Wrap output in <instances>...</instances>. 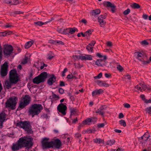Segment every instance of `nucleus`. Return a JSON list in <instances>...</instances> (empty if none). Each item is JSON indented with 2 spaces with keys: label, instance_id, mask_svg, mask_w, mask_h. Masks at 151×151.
Here are the masks:
<instances>
[{
  "label": "nucleus",
  "instance_id": "62",
  "mask_svg": "<svg viewBox=\"0 0 151 151\" xmlns=\"http://www.w3.org/2000/svg\"><path fill=\"white\" fill-rule=\"evenodd\" d=\"M4 2L6 3L9 4H11V0H4Z\"/></svg>",
  "mask_w": 151,
  "mask_h": 151
},
{
  "label": "nucleus",
  "instance_id": "36",
  "mask_svg": "<svg viewBox=\"0 0 151 151\" xmlns=\"http://www.w3.org/2000/svg\"><path fill=\"white\" fill-rule=\"evenodd\" d=\"M70 116L74 115L76 113V109L74 108H71L70 109Z\"/></svg>",
  "mask_w": 151,
  "mask_h": 151
},
{
  "label": "nucleus",
  "instance_id": "24",
  "mask_svg": "<svg viewBox=\"0 0 151 151\" xmlns=\"http://www.w3.org/2000/svg\"><path fill=\"white\" fill-rule=\"evenodd\" d=\"M34 42L33 41H31L27 42L25 45V48L26 49L29 48L33 44Z\"/></svg>",
  "mask_w": 151,
  "mask_h": 151
},
{
  "label": "nucleus",
  "instance_id": "58",
  "mask_svg": "<svg viewBox=\"0 0 151 151\" xmlns=\"http://www.w3.org/2000/svg\"><path fill=\"white\" fill-rule=\"evenodd\" d=\"M104 124L103 123H99L98 124V127L99 128H101L103 127L104 126Z\"/></svg>",
  "mask_w": 151,
  "mask_h": 151
},
{
  "label": "nucleus",
  "instance_id": "51",
  "mask_svg": "<svg viewBox=\"0 0 151 151\" xmlns=\"http://www.w3.org/2000/svg\"><path fill=\"white\" fill-rule=\"evenodd\" d=\"M141 44L142 45H148V43L146 40H144L141 42Z\"/></svg>",
  "mask_w": 151,
  "mask_h": 151
},
{
  "label": "nucleus",
  "instance_id": "35",
  "mask_svg": "<svg viewBox=\"0 0 151 151\" xmlns=\"http://www.w3.org/2000/svg\"><path fill=\"white\" fill-rule=\"evenodd\" d=\"M92 60V57L91 55H86L85 56V60Z\"/></svg>",
  "mask_w": 151,
  "mask_h": 151
},
{
  "label": "nucleus",
  "instance_id": "63",
  "mask_svg": "<svg viewBox=\"0 0 151 151\" xmlns=\"http://www.w3.org/2000/svg\"><path fill=\"white\" fill-rule=\"evenodd\" d=\"M124 116V115L123 113H121L119 114V118L120 119L123 118Z\"/></svg>",
  "mask_w": 151,
  "mask_h": 151
},
{
  "label": "nucleus",
  "instance_id": "3",
  "mask_svg": "<svg viewBox=\"0 0 151 151\" xmlns=\"http://www.w3.org/2000/svg\"><path fill=\"white\" fill-rule=\"evenodd\" d=\"M16 126L20 128H22L28 134L32 133V127L30 122L27 121H20L16 123Z\"/></svg>",
  "mask_w": 151,
  "mask_h": 151
},
{
  "label": "nucleus",
  "instance_id": "10",
  "mask_svg": "<svg viewBox=\"0 0 151 151\" xmlns=\"http://www.w3.org/2000/svg\"><path fill=\"white\" fill-rule=\"evenodd\" d=\"M57 109L59 112L61 113L63 115L66 114V111L67 109V107L63 103H60L57 107Z\"/></svg>",
  "mask_w": 151,
  "mask_h": 151
},
{
  "label": "nucleus",
  "instance_id": "34",
  "mask_svg": "<svg viewBox=\"0 0 151 151\" xmlns=\"http://www.w3.org/2000/svg\"><path fill=\"white\" fill-rule=\"evenodd\" d=\"M19 3L18 0H11V4L17 5Z\"/></svg>",
  "mask_w": 151,
  "mask_h": 151
},
{
  "label": "nucleus",
  "instance_id": "56",
  "mask_svg": "<svg viewBox=\"0 0 151 151\" xmlns=\"http://www.w3.org/2000/svg\"><path fill=\"white\" fill-rule=\"evenodd\" d=\"M124 77L125 78L129 80L131 78L130 76L128 74H127L126 75H125Z\"/></svg>",
  "mask_w": 151,
  "mask_h": 151
},
{
  "label": "nucleus",
  "instance_id": "39",
  "mask_svg": "<svg viewBox=\"0 0 151 151\" xmlns=\"http://www.w3.org/2000/svg\"><path fill=\"white\" fill-rule=\"evenodd\" d=\"M76 29L75 28H69V33L71 34H73L75 32Z\"/></svg>",
  "mask_w": 151,
  "mask_h": 151
},
{
  "label": "nucleus",
  "instance_id": "4",
  "mask_svg": "<svg viewBox=\"0 0 151 151\" xmlns=\"http://www.w3.org/2000/svg\"><path fill=\"white\" fill-rule=\"evenodd\" d=\"M42 109L43 107L41 104H35L32 106L29 110V113L33 117L35 115L38 114Z\"/></svg>",
  "mask_w": 151,
  "mask_h": 151
},
{
  "label": "nucleus",
  "instance_id": "18",
  "mask_svg": "<svg viewBox=\"0 0 151 151\" xmlns=\"http://www.w3.org/2000/svg\"><path fill=\"white\" fill-rule=\"evenodd\" d=\"M106 5L107 7H110L111 8V11L113 12H114L116 6L114 4L110 2L107 1L106 2Z\"/></svg>",
  "mask_w": 151,
  "mask_h": 151
},
{
  "label": "nucleus",
  "instance_id": "26",
  "mask_svg": "<svg viewBox=\"0 0 151 151\" xmlns=\"http://www.w3.org/2000/svg\"><path fill=\"white\" fill-rule=\"evenodd\" d=\"M150 137L148 133H145L144 135L142 136L141 138L144 141H146Z\"/></svg>",
  "mask_w": 151,
  "mask_h": 151
},
{
  "label": "nucleus",
  "instance_id": "23",
  "mask_svg": "<svg viewBox=\"0 0 151 151\" xmlns=\"http://www.w3.org/2000/svg\"><path fill=\"white\" fill-rule=\"evenodd\" d=\"M103 108H100L96 110L95 112L103 116H104V112L103 111Z\"/></svg>",
  "mask_w": 151,
  "mask_h": 151
},
{
  "label": "nucleus",
  "instance_id": "48",
  "mask_svg": "<svg viewBox=\"0 0 151 151\" xmlns=\"http://www.w3.org/2000/svg\"><path fill=\"white\" fill-rule=\"evenodd\" d=\"M68 70V69L67 68H65L64 70L62 72V75L63 76H65V73Z\"/></svg>",
  "mask_w": 151,
  "mask_h": 151
},
{
  "label": "nucleus",
  "instance_id": "57",
  "mask_svg": "<svg viewBox=\"0 0 151 151\" xmlns=\"http://www.w3.org/2000/svg\"><path fill=\"white\" fill-rule=\"evenodd\" d=\"M59 92L61 94H63L64 92V90L61 88H60L59 89Z\"/></svg>",
  "mask_w": 151,
  "mask_h": 151
},
{
  "label": "nucleus",
  "instance_id": "25",
  "mask_svg": "<svg viewBox=\"0 0 151 151\" xmlns=\"http://www.w3.org/2000/svg\"><path fill=\"white\" fill-rule=\"evenodd\" d=\"M101 12L100 10L99 9L93 10L91 12V14L93 16H96L99 14Z\"/></svg>",
  "mask_w": 151,
  "mask_h": 151
},
{
  "label": "nucleus",
  "instance_id": "59",
  "mask_svg": "<svg viewBox=\"0 0 151 151\" xmlns=\"http://www.w3.org/2000/svg\"><path fill=\"white\" fill-rule=\"evenodd\" d=\"M106 44L109 47H111L112 45V43L110 41L107 42Z\"/></svg>",
  "mask_w": 151,
  "mask_h": 151
},
{
  "label": "nucleus",
  "instance_id": "20",
  "mask_svg": "<svg viewBox=\"0 0 151 151\" xmlns=\"http://www.w3.org/2000/svg\"><path fill=\"white\" fill-rule=\"evenodd\" d=\"M101 17L99 16L98 17V20L100 26L101 27H104L105 24L106 22L103 19H101Z\"/></svg>",
  "mask_w": 151,
  "mask_h": 151
},
{
  "label": "nucleus",
  "instance_id": "29",
  "mask_svg": "<svg viewBox=\"0 0 151 151\" xmlns=\"http://www.w3.org/2000/svg\"><path fill=\"white\" fill-rule=\"evenodd\" d=\"M94 142L96 143H104V141L100 138H96L93 139Z\"/></svg>",
  "mask_w": 151,
  "mask_h": 151
},
{
  "label": "nucleus",
  "instance_id": "32",
  "mask_svg": "<svg viewBox=\"0 0 151 151\" xmlns=\"http://www.w3.org/2000/svg\"><path fill=\"white\" fill-rule=\"evenodd\" d=\"M119 124L125 127L126 126V124L125 120H121L119 121Z\"/></svg>",
  "mask_w": 151,
  "mask_h": 151
},
{
  "label": "nucleus",
  "instance_id": "49",
  "mask_svg": "<svg viewBox=\"0 0 151 151\" xmlns=\"http://www.w3.org/2000/svg\"><path fill=\"white\" fill-rule=\"evenodd\" d=\"M117 68L120 71H122L123 70V68L120 65H118Z\"/></svg>",
  "mask_w": 151,
  "mask_h": 151
},
{
  "label": "nucleus",
  "instance_id": "2",
  "mask_svg": "<svg viewBox=\"0 0 151 151\" xmlns=\"http://www.w3.org/2000/svg\"><path fill=\"white\" fill-rule=\"evenodd\" d=\"M19 78L16 70L15 69L11 70L9 72V81H5V86L7 89L11 88L12 84L17 83L19 81Z\"/></svg>",
  "mask_w": 151,
  "mask_h": 151
},
{
  "label": "nucleus",
  "instance_id": "21",
  "mask_svg": "<svg viewBox=\"0 0 151 151\" xmlns=\"http://www.w3.org/2000/svg\"><path fill=\"white\" fill-rule=\"evenodd\" d=\"M103 60L98 59L95 62L96 65L100 66H103L104 65Z\"/></svg>",
  "mask_w": 151,
  "mask_h": 151
},
{
  "label": "nucleus",
  "instance_id": "41",
  "mask_svg": "<svg viewBox=\"0 0 151 151\" xmlns=\"http://www.w3.org/2000/svg\"><path fill=\"white\" fill-rule=\"evenodd\" d=\"M130 11L129 9H128L123 12V14L124 15H126L128 14Z\"/></svg>",
  "mask_w": 151,
  "mask_h": 151
},
{
  "label": "nucleus",
  "instance_id": "19",
  "mask_svg": "<svg viewBox=\"0 0 151 151\" xmlns=\"http://www.w3.org/2000/svg\"><path fill=\"white\" fill-rule=\"evenodd\" d=\"M98 85L100 86H105L107 87L109 86V84L99 80H97L96 81Z\"/></svg>",
  "mask_w": 151,
  "mask_h": 151
},
{
  "label": "nucleus",
  "instance_id": "8",
  "mask_svg": "<svg viewBox=\"0 0 151 151\" xmlns=\"http://www.w3.org/2000/svg\"><path fill=\"white\" fill-rule=\"evenodd\" d=\"M13 48L9 45L6 44L4 45L3 53L5 57H9L12 55Z\"/></svg>",
  "mask_w": 151,
  "mask_h": 151
},
{
  "label": "nucleus",
  "instance_id": "43",
  "mask_svg": "<svg viewBox=\"0 0 151 151\" xmlns=\"http://www.w3.org/2000/svg\"><path fill=\"white\" fill-rule=\"evenodd\" d=\"M63 34H69V28L63 29Z\"/></svg>",
  "mask_w": 151,
  "mask_h": 151
},
{
  "label": "nucleus",
  "instance_id": "46",
  "mask_svg": "<svg viewBox=\"0 0 151 151\" xmlns=\"http://www.w3.org/2000/svg\"><path fill=\"white\" fill-rule=\"evenodd\" d=\"M2 48L0 44V58H2Z\"/></svg>",
  "mask_w": 151,
  "mask_h": 151
},
{
  "label": "nucleus",
  "instance_id": "11",
  "mask_svg": "<svg viewBox=\"0 0 151 151\" xmlns=\"http://www.w3.org/2000/svg\"><path fill=\"white\" fill-rule=\"evenodd\" d=\"M49 139L44 138L42 141V147L44 149L50 148L52 147V141H49Z\"/></svg>",
  "mask_w": 151,
  "mask_h": 151
},
{
  "label": "nucleus",
  "instance_id": "61",
  "mask_svg": "<svg viewBox=\"0 0 151 151\" xmlns=\"http://www.w3.org/2000/svg\"><path fill=\"white\" fill-rule=\"evenodd\" d=\"M96 43V42L94 41H92L89 44V45H91V47H93L94 45Z\"/></svg>",
  "mask_w": 151,
  "mask_h": 151
},
{
  "label": "nucleus",
  "instance_id": "47",
  "mask_svg": "<svg viewBox=\"0 0 151 151\" xmlns=\"http://www.w3.org/2000/svg\"><path fill=\"white\" fill-rule=\"evenodd\" d=\"M7 33L6 32H2L0 33V36H5L7 35Z\"/></svg>",
  "mask_w": 151,
  "mask_h": 151
},
{
  "label": "nucleus",
  "instance_id": "16",
  "mask_svg": "<svg viewBox=\"0 0 151 151\" xmlns=\"http://www.w3.org/2000/svg\"><path fill=\"white\" fill-rule=\"evenodd\" d=\"M56 78L54 75H51V77L47 81L48 84L50 85H52L55 81Z\"/></svg>",
  "mask_w": 151,
  "mask_h": 151
},
{
  "label": "nucleus",
  "instance_id": "52",
  "mask_svg": "<svg viewBox=\"0 0 151 151\" xmlns=\"http://www.w3.org/2000/svg\"><path fill=\"white\" fill-rule=\"evenodd\" d=\"M123 105L124 107L127 108H129L130 107V105L128 103H125L123 104Z\"/></svg>",
  "mask_w": 151,
  "mask_h": 151
},
{
  "label": "nucleus",
  "instance_id": "28",
  "mask_svg": "<svg viewBox=\"0 0 151 151\" xmlns=\"http://www.w3.org/2000/svg\"><path fill=\"white\" fill-rule=\"evenodd\" d=\"M115 141L114 139H109L106 142V145L111 146L115 143Z\"/></svg>",
  "mask_w": 151,
  "mask_h": 151
},
{
  "label": "nucleus",
  "instance_id": "9",
  "mask_svg": "<svg viewBox=\"0 0 151 151\" xmlns=\"http://www.w3.org/2000/svg\"><path fill=\"white\" fill-rule=\"evenodd\" d=\"M137 55V58L141 62L142 64L146 65L149 63V61H145L147 60V56L145 54L137 52L135 53Z\"/></svg>",
  "mask_w": 151,
  "mask_h": 151
},
{
  "label": "nucleus",
  "instance_id": "44",
  "mask_svg": "<svg viewBox=\"0 0 151 151\" xmlns=\"http://www.w3.org/2000/svg\"><path fill=\"white\" fill-rule=\"evenodd\" d=\"M102 76V73H100L97 76H95L94 77V78L95 79H96V78H101Z\"/></svg>",
  "mask_w": 151,
  "mask_h": 151
},
{
  "label": "nucleus",
  "instance_id": "31",
  "mask_svg": "<svg viewBox=\"0 0 151 151\" xmlns=\"http://www.w3.org/2000/svg\"><path fill=\"white\" fill-rule=\"evenodd\" d=\"M29 58L28 56H25V57L24 60H23L22 62V63L23 64H24L27 63Z\"/></svg>",
  "mask_w": 151,
  "mask_h": 151
},
{
  "label": "nucleus",
  "instance_id": "17",
  "mask_svg": "<svg viewBox=\"0 0 151 151\" xmlns=\"http://www.w3.org/2000/svg\"><path fill=\"white\" fill-rule=\"evenodd\" d=\"M104 91L102 89H96L92 92V96H94L99 95L101 94Z\"/></svg>",
  "mask_w": 151,
  "mask_h": 151
},
{
  "label": "nucleus",
  "instance_id": "45",
  "mask_svg": "<svg viewBox=\"0 0 151 151\" xmlns=\"http://www.w3.org/2000/svg\"><path fill=\"white\" fill-rule=\"evenodd\" d=\"M63 45L64 43L63 42H62L61 41H56L55 45Z\"/></svg>",
  "mask_w": 151,
  "mask_h": 151
},
{
  "label": "nucleus",
  "instance_id": "40",
  "mask_svg": "<svg viewBox=\"0 0 151 151\" xmlns=\"http://www.w3.org/2000/svg\"><path fill=\"white\" fill-rule=\"evenodd\" d=\"M145 111L148 114H151V106L147 107L145 109Z\"/></svg>",
  "mask_w": 151,
  "mask_h": 151
},
{
  "label": "nucleus",
  "instance_id": "54",
  "mask_svg": "<svg viewBox=\"0 0 151 151\" xmlns=\"http://www.w3.org/2000/svg\"><path fill=\"white\" fill-rule=\"evenodd\" d=\"M63 28H59L57 29V30L59 33L63 34Z\"/></svg>",
  "mask_w": 151,
  "mask_h": 151
},
{
  "label": "nucleus",
  "instance_id": "5",
  "mask_svg": "<svg viewBox=\"0 0 151 151\" xmlns=\"http://www.w3.org/2000/svg\"><path fill=\"white\" fill-rule=\"evenodd\" d=\"M47 73L46 72H43L37 76L35 78L32 80L33 82L35 84H38L45 81L47 77Z\"/></svg>",
  "mask_w": 151,
  "mask_h": 151
},
{
  "label": "nucleus",
  "instance_id": "53",
  "mask_svg": "<svg viewBox=\"0 0 151 151\" xmlns=\"http://www.w3.org/2000/svg\"><path fill=\"white\" fill-rule=\"evenodd\" d=\"M92 32V30L90 29L86 31L85 33L87 35V36H88L91 34Z\"/></svg>",
  "mask_w": 151,
  "mask_h": 151
},
{
  "label": "nucleus",
  "instance_id": "33",
  "mask_svg": "<svg viewBox=\"0 0 151 151\" xmlns=\"http://www.w3.org/2000/svg\"><path fill=\"white\" fill-rule=\"evenodd\" d=\"M90 45H88L86 47V49L89 51L92 52L93 47H91Z\"/></svg>",
  "mask_w": 151,
  "mask_h": 151
},
{
  "label": "nucleus",
  "instance_id": "6",
  "mask_svg": "<svg viewBox=\"0 0 151 151\" xmlns=\"http://www.w3.org/2000/svg\"><path fill=\"white\" fill-rule=\"evenodd\" d=\"M31 98L28 95H26L21 98L19 107L22 109L28 105L31 101Z\"/></svg>",
  "mask_w": 151,
  "mask_h": 151
},
{
  "label": "nucleus",
  "instance_id": "7",
  "mask_svg": "<svg viewBox=\"0 0 151 151\" xmlns=\"http://www.w3.org/2000/svg\"><path fill=\"white\" fill-rule=\"evenodd\" d=\"M17 98V97L13 96L10 97L7 100L6 103V108H10L12 109L15 108Z\"/></svg>",
  "mask_w": 151,
  "mask_h": 151
},
{
  "label": "nucleus",
  "instance_id": "12",
  "mask_svg": "<svg viewBox=\"0 0 151 151\" xmlns=\"http://www.w3.org/2000/svg\"><path fill=\"white\" fill-rule=\"evenodd\" d=\"M8 67L7 63L5 62L1 67V74L2 76H6L7 74V69Z\"/></svg>",
  "mask_w": 151,
  "mask_h": 151
},
{
  "label": "nucleus",
  "instance_id": "64",
  "mask_svg": "<svg viewBox=\"0 0 151 151\" xmlns=\"http://www.w3.org/2000/svg\"><path fill=\"white\" fill-rule=\"evenodd\" d=\"M60 85L61 86H65L64 82L62 81H60Z\"/></svg>",
  "mask_w": 151,
  "mask_h": 151
},
{
  "label": "nucleus",
  "instance_id": "15",
  "mask_svg": "<svg viewBox=\"0 0 151 151\" xmlns=\"http://www.w3.org/2000/svg\"><path fill=\"white\" fill-rule=\"evenodd\" d=\"M135 88L137 90L142 92L145 90L147 88V87L145 85L139 84L137 85L135 87Z\"/></svg>",
  "mask_w": 151,
  "mask_h": 151
},
{
  "label": "nucleus",
  "instance_id": "30",
  "mask_svg": "<svg viewBox=\"0 0 151 151\" xmlns=\"http://www.w3.org/2000/svg\"><path fill=\"white\" fill-rule=\"evenodd\" d=\"M131 7L134 9H138L140 8V6L138 4L134 3L131 6Z\"/></svg>",
  "mask_w": 151,
  "mask_h": 151
},
{
  "label": "nucleus",
  "instance_id": "27",
  "mask_svg": "<svg viewBox=\"0 0 151 151\" xmlns=\"http://www.w3.org/2000/svg\"><path fill=\"white\" fill-rule=\"evenodd\" d=\"M94 119V118H88L86 119L83 122V123L84 124H89V123L91 122L92 121V119Z\"/></svg>",
  "mask_w": 151,
  "mask_h": 151
},
{
  "label": "nucleus",
  "instance_id": "13",
  "mask_svg": "<svg viewBox=\"0 0 151 151\" xmlns=\"http://www.w3.org/2000/svg\"><path fill=\"white\" fill-rule=\"evenodd\" d=\"M51 141L52 142V147H55L58 149L60 148L61 146V142L59 139H57L54 141Z\"/></svg>",
  "mask_w": 151,
  "mask_h": 151
},
{
  "label": "nucleus",
  "instance_id": "55",
  "mask_svg": "<svg viewBox=\"0 0 151 151\" xmlns=\"http://www.w3.org/2000/svg\"><path fill=\"white\" fill-rule=\"evenodd\" d=\"M75 136L77 138H80L81 137V134L79 133H77L75 134Z\"/></svg>",
  "mask_w": 151,
  "mask_h": 151
},
{
  "label": "nucleus",
  "instance_id": "1",
  "mask_svg": "<svg viewBox=\"0 0 151 151\" xmlns=\"http://www.w3.org/2000/svg\"><path fill=\"white\" fill-rule=\"evenodd\" d=\"M33 138L30 136H26L19 139L16 142L13 143L11 147L12 151L18 150L22 147L30 148L33 145Z\"/></svg>",
  "mask_w": 151,
  "mask_h": 151
},
{
  "label": "nucleus",
  "instance_id": "22",
  "mask_svg": "<svg viewBox=\"0 0 151 151\" xmlns=\"http://www.w3.org/2000/svg\"><path fill=\"white\" fill-rule=\"evenodd\" d=\"M52 21V19L50 20H49L45 22H41V21H38V22H34V24H37L39 26H41L43 24H47L49 23V22H51Z\"/></svg>",
  "mask_w": 151,
  "mask_h": 151
},
{
  "label": "nucleus",
  "instance_id": "42",
  "mask_svg": "<svg viewBox=\"0 0 151 151\" xmlns=\"http://www.w3.org/2000/svg\"><path fill=\"white\" fill-rule=\"evenodd\" d=\"M74 65L76 68H80L82 67V65H81L80 63H75Z\"/></svg>",
  "mask_w": 151,
  "mask_h": 151
},
{
  "label": "nucleus",
  "instance_id": "14",
  "mask_svg": "<svg viewBox=\"0 0 151 151\" xmlns=\"http://www.w3.org/2000/svg\"><path fill=\"white\" fill-rule=\"evenodd\" d=\"M6 114L4 111H2L0 114V128H1L3 127V124L4 121L6 120Z\"/></svg>",
  "mask_w": 151,
  "mask_h": 151
},
{
  "label": "nucleus",
  "instance_id": "60",
  "mask_svg": "<svg viewBox=\"0 0 151 151\" xmlns=\"http://www.w3.org/2000/svg\"><path fill=\"white\" fill-rule=\"evenodd\" d=\"M56 41V40H51L49 41V42L51 44H52L55 45Z\"/></svg>",
  "mask_w": 151,
  "mask_h": 151
},
{
  "label": "nucleus",
  "instance_id": "38",
  "mask_svg": "<svg viewBox=\"0 0 151 151\" xmlns=\"http://www.w3.org/2000/svg\"><path fill=\"white\" fill-rule=\"evenodd\" d=\"M96 56L98 57H99L100 58H101L102 57H104V60H106V55H104V56H103L101 55V54L99 53H96Z\"/></svg>",
  "mask_w": 151,
  "mask_h": 151
},
{
  "label": "nucleus",
  "instance_id": "50",
  "mask_svg": "<svg viewBox=\"0 0 151 151\" xmlns=\"http://www.w3.org/2000/svg\"><path fill=\"white\" fill-rule=\"evenodd\" d=\"M4 27L6 28H9L13 27V26L11 24L8 23H6Z\"/></svg>",
  "mask_w": 151,
  "mask_h": 151
},
{
  "label": "nucleus",
  "instance_id": "37",
  "mask_svg": "<svg viewBox=\"0 0 151 151\" xmlns=\"http://www.w3.org/2000/svg\"><path fill=\"white\" fill-rule=\"evenodd\" d=\"M67 78L68 79H72L74 78L76 79V77L73 76L72 74L67 75Z\"/></svg>",
  "mask_w": 151,
  "mask_h": 151
}]
</instances>
